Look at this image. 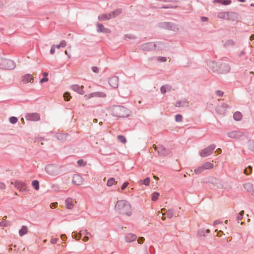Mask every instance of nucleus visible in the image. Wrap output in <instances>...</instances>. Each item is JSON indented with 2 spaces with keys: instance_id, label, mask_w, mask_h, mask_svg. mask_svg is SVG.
I'll use <instances>...</instances> for the list:
<instances>
[{
  "instance_id": "nucleus-1",
  "label": "nucleus",
  "mask_w": 254,
  "mask_h": 254,
  "mask_svg": "<svg viewBox=\"0 0 254 254\" xmlns=\"http://www.w3.org/2000/svg\"><path fill=\"white\" fill-rule=\"evenodd\" d=\"M115 209L116 211L123 215L129 216L132 214L131 206L126 200H118L115 205Z\"/></svg>"
},
{
  "instance_id": "nucleus-2",
  "label": "nucleus",
  "mask_w": 254,
  "mask_h": 254,
  "mask_svg": "<svg viewBox=\"0 0 254 254\" xmlns=\"http://www.w3.org/2000/svg\"><path fill=\"white\" fill-rule=\"evenodd\" d=\"M129 111L123 106H114L111 109L113 116L118 118H126L129 115Z\"/></svg>"
},
{
  "instance_id": "nucleus-3",
  "label": "nucleus",
  "mask_w": 254,
  "mask_h": 254,
  "mask_svg": "<svg viewBox=\"0 0 254 254\" xmlns=\"http://www.w3.org/2000/svg\"><path fill=\"white\" fill-rule=\"evenodd\" d=\"M14 62L11 60L0 58V68L4 70H12L15 67Z\"/></svg>"
},
{
  "instance_id": "nucleus-4",
  "label": "nucleus",
  "mask_w": 254,
  "mask_h": 254,
  "mask_svg": "<svg viewBox=\"0 0 254 254\" xmlns=\"http://www.w3.org/2000/svg\"><path fill=\"white\" fill-rule=\"evenodd\" d=\"M216 148V145L212 144L205 148L202 150L200 153V156L202 157H205L211 155Z\"/></svg>"
},
{
  "instance_id": "nucleus-5",
  "label": "nucleus",
  "mask_w": 254,
  "mask_h": 254,
  "mask_svg": "<svg viewBox=\"0 0 254 254\" xmlns=\"http://www.w3.org/2000/svg\"><path fill=\"white\" fill-rule=\"evenodd\" d=\"M159 26L161 28L171 30L174 31L178 29L176 24L169 22H161L159 24Z\"/></svg>"
},
{
  "instance_id": "nucleus-6",
  "label": "nucleus",
  "mask_w": 254,
  "mask_h": 254,
  "mask_svg": "<svg viewBox=\"0 0 254 254\" xmlns=\"http://www.w3.org/2000/svg\"><path fill=\"white\" fill-rule=\"evenodd\" d=\"M218 73L224 74L229 72L230 67L229 64L224 62H218Z\"/></svg>"
},
{
  "instance_id": "nucleus-7",
  "label": "nucleus",
  "mask_w": 254,
  "mask_h": 254,
  "mask_svg": "<svg viewBox=\"0 0 254 254\" xmlns=\"http://www.w3.org/2000/svg\"><path fill=\"white\" fill-rule=\"evenodd\" d=\"M153 147L154 150L157 151L160 156H166L168 154V150L162 145H153Z\"/></svg>"
},
{
  "instance_id": "nucleus-8",
  "label": "nucleus",
  "mask_w": 254,
  "mask_h": 254,
  "mask_svg": "<svg viewBox=\"0 0 254 254\" xmlns=\"http://www.w3.org/2000/svg\"><path fill=\"white\" fill-rule=\"evenodd\" d=\"M11 185H14V187L20 191H23L26 190V184L23 182L15 181L14 182H11Z\"/></svg>"
},
{
  "instance_id": "nucleus-9",
  "label": "nucleus",
  "mask_w": 254,
  "mask_h": 254,
  "mask_svg": "<svg viewBox=\"0 0 254 254\" xmlns=\"http://www.w3.org/2000/svg\"><path fill=\"white\" fill-rule=\"evenodd\" d=\"M227 135L232 138L239 139L243 136V133L240 130H235L228 132Z\"/></svg>"
},
{
  "instance_id": "nucleus-10",
  "label": "nucleus",
  "mask_w": 254,
  "mask_h": 254,
  "mask_svg": "<svg viewBox=\"0 0 254 254\" xmlns=\"http://www.w3.org/2000/svg\"><path fill=\"white\" fill-rule=\"evenodd\" d=\"M45 171L51 175H55L57 171V167L53 164H49L46 166Z\"/></svg>"
},
{
  "instance_id": "nucleus-11",
  "label": "nucleus",
  "mask_w": 254,
  "mask_h": 254,
  "mask_svg": "<svg viewBox=\"0 0 254 254\" xmlns=\"http://www.w3.org/2000/svg\"><path fill=\"white\" fill-rule=\"evenodd\" d=\"M140 49L143 51H153V42H147L142 44L140 46Z\"/></svg>"
},
{
  "instance_id": "nucleus-12",
  "label": "nucleus",
  "mask_w": 254,
  "mask_h": 254,
  "mask_svg": "<svg viewBox=\"0 0 254 254\" xmlns=\"http://www.w3.org/2000/svg\"><path fill=\"white\" fill-rule=\"evenodd\" d=\"M109 84L112 87L117 88L119 85V78L116 76H112L108 79Z\"/></svg>"
},
{
  "instance_id": "nucleus-13",
  "label": "nucleus",
  "mask_w": 254,
  "mask_h": 254,
  "mask_svg": "<svg viewBox=\"0 0 254 254\" xmlns=\"http://www.w3.org/2000/svg\"><path fill=\"white\" fill-rule=\"evenodd\" d=\"M106 95L105 93L103 92H95L93 93H91L88 95H86L85 97L86 99H89L93 97H105Z\"/></svg>"
},
{
  "instance_id": "nucleus-14",
  "label": "nucleus",
  "mask_w": 254,
  "mask_h": 254,
  "mask_svg": "<svg viewBox=\"0 0 254 254\" xmlns=\"http://www.w3.org/2000/svg\"><path fill=\"white\" fill-rule=\"evenodd\" d=\"M207 64H208L209 68L212 70V72L218 73V62H216L213 61H209L208 62Z\"/></svg>"
},
{
  "instance_id": "nucleus-15",
  "label": "nucleus",
  "mask_w": 254,
  "mask_h": 254,
  "mask_svg": "<svg viewBox=\"0 0 254 254\" xmlns=\"http://www.w3.org/2000/svg\"><path fill=\"white\" fill-rule=\"evenodd\" d=\"M26 118L27 120L32 121H37L40 119V115L36 113L27 114Z\"/></svg>"
},
{
  "instance_id": "nucleus-16",
  "label": "nucleus",
  "mask_w": 254,
  "mask_h": 254,
  "mask_svg": "<svg viewBox=\"0 0 254 254\" xmlns=\"http://www.w3.org/2000/svg\"><path fill=\"white\" fill-rule=\"evenodd\" d=\"M228 108V105L226 104H223L221 105H218L216 108V111L220 115H223L225 113L226 109Z\"/></svg>"
},
{
  "instance_id": "nucleus-17",
  "label": "nucleus",
  "mask_w": 254,
  "mask_h": 254,
  "mask_svg": "<svg viewBox=\"0 0 254 254\" xmlns=\"http://www.w3.org/2000/svg\"><path fill=\"white\" fill-rule=\"evenodd\" d=\"M165 43L163 42L158 41L153 42V51H161L162 50L164 47Z\"/></svg>"
},
{
  "instance_id": "nucleus-18",
  "label": "nucleus",
  "mask_w": 254,
  "mask_h": 254,
  "mask_svg": "<svg viewBox=\"0 0 254 254\" xmlns=\"http://www.w3.org/2000/svg\"><path fill=\"white\" fill-rule=\"evenodd\" d=\"M72 183L75 185H81L83 183V179L79 175L74 174L72 177Z\"/></svg>"
},
{
  "instance_id": "nucleus-19",
  "label": "nucleus",
  "mask_w": 254,
  "mask_h": 254,
  "mask_svg": "<svg viewBox=\"0 0 254 254\" xmlns=\"http://www.w3.org/2000/svg\"><path fill=\"white\" fill-rule=\"evenodd\" d=\"M97 26V31L98 32H103L105 33H110V30L109 29L105 28L104 25L98 23L96 25Z\"/></svg>"
},
{
  "instance_id": "nucleus-20",
  "label": "nucleus",
  "mask_w": 254,
  "mask_h": 254,
  "mask_svg": "<svg viewBox=\"0 0 254 254\" xmlns=\"http://www.w3.org/2000/svg\"><path fill=\"white\" fill-rule=\"evenodd\" d=\"M189 102L186 99L178 100L176 102L175 106L177 107H185L188 106Z\"/></svg>"
},
{
  "instance_id": "nucleus-21",
  "label": "nucleus",
  "mask_w": 254,
  "mask_h": 254,
  "mask_svg": "<svg viewBox=\"0 0 254 254\" xmlns=\"http://www.w3.org/2000/svg\"><path fill=\"white\" fill-rule=\"evenodd\" d=\"M239 15L237 13L235 12H228V20L235 21L238 19Z\"/></svg>"
},
{
  "instance_id": "nucleus-22",
  "label": "nucleus",
  "mask_w": 254,
  "mask_h": 254,
  "mask_svg": "<svg viewBox=\"0 0 254 254\" xmlns=\"http://www.w3.org/2000/svg\"><path fill=\"white\" fill-rule=\"evenodd\" d=\"M71 88L74 91L77 92L78 93L80 94H84L83 87L80 86L78 85H73L71 86Z\"/></svg>"
},
{
  "instance_id": "nucleus-23",
  "label": "nucleus",
  "mask_w": 254,
  "mask_h": 254,
  "mask_svg": "<svg viewBox=\"0 0 254 254\" xmlns=\"http://www.w3.org/2000/svg\"><path fill=\"white\" fill-rule=\"evenodd\" d=\"M126 241L127 243H130L135 241L137 239V236L133 234H127L125 237Z\"/></svg>"
},
{
  "instance_id": "nucleus-24",
  "label": "nucleus",
  "mask_w": 254,
  "mask_h": 254,
  "mask_svg": "<svg viewBox=\"0 0 254 254\" xmlns=\"http://www.w3.org/2000/svg\"><path fill=\"white\" fill-rule=\"evenodd\" d=\"M33 80V77L31 74H26L22 77V82L24 83H27Z\"/></svg>"
},
{
  "instance_id": "nucleus-25",
  "label": "nucleus",
  "mask_w": 254,
  "mask_h": 254,
  "mask_svg": "<svg viewBox=\"0 0 254 254\" xmlns=\"http://www.w3.org/2000/svg\"><path fill=\"white\" fill-rule=\"evenodd\" d=\"M65 206L67 209H71L73 207V199L71 198H67L65 201Z\"/></svg>"
},
{
  "instance_id": "nucleus-26",
  "label": "nucleus",
  "mask_w": 254,
  "mask_h": 254,
  "mask_svg": "<svg viewBox=\"0 0 254 254\" xmlns=\"http://www.w3.org/2000/svg\"><path fill=\"white\" fill-rule=\"evenodd\" d=\"M172 90V86L169 84L164 85L161 86L160 91L162 94H164L167 92H169Z\"/></svg>"
},
{
  "instance_id": "nucleus-27",
  "label": "nucleus",
  "mask_w": 254,
  "mask_h": 254,
  "mask_svg": "<svg viewBox=\"0 0 254 254\" xmlns=\"http://www.w3.org/2000/svg\"><path fill=\"white\" fill-rule=\"evenodd\" d=\"M98 19L100 21H104L111 19L110 13L109 14H102L99 15L98 17Z\"/></svg>"
},
{
  "instance_id": "nucleus-28",
  "label": "nucleus",
  "mask_w": 254,
  "mask_h": 254,
  "mask_svg": "<svg viewBox=\"0 0 254 254\" xmlns=\"http://www.w3.org/2000/svg\"><path fill=\"white\" fill-rule=\"evenodd\" d=\"M122 12V10L120 8L116 9L115 10L110 13V16L112 18H115V17L119 15Z\"/></svg>"
},
{
  "instance_id": "nucleus-29",
  "label": "nucleus",
  "mask_w": 254,
  "mask_h": 254,
  "mask_svg": "<svg viewBox=\"0 0 254 254\" xmlns=\"http://www.w3.org/2000/svg\"><path fill=\"white\" fill-rule=\"evenodd\" d=\"M244 188L248 191L251 192L252 191L254 192L253 185L251 183L248 182L245 183L244 185Z\"/></svg>"
},
{
  "instance_id": "nucleus-30",
  "label": "nucleus",
  "mask_w": 254,
  "mask_h": 254,
  "mask_svg": "<svg viewBox=\"0 0 254 254\" xmlns=\"http://www.w3.org/2000/svg\"><path fill=\"white\" fill-rule=\"evenodd\" d=\"M231 0H214V3H219L223 5H229L231 3Z\"/></svg>"
},
{
  "instance_id": "nucleus-31",
  "label": "nucleus",
  "mask_w": 254,
  "mask_h": 254,
  "mask_svg": "<svg viewBox=\"0 0 254 254\" xmlns=\"http://www.w3.org/2000/svg\"><path fill=\"white\" fill-rule=\"evenodd\" d=\"M28 232V228L26 226H22V228L19 231V235L22 237L26 234Z\"/></svg>"
},
{
  "instance_id": "nucleus-32",
  "label": "nucleus",
  "mask_w": 254,
  "mask_h": 254,
  "mask_svg": "<svg viewBox=\"0 0 254 254\" xmlns=\"http://www.w3.org/2000/svg\"><path fill=\"white\" fill-rule=\"evenodd\" d=\"M217 16L219 18L224 19H227V20L228 11L219 12L217 14Z\"/></svg>"
},
{
  "instance_id": "nucleus-33",
  "label": "nucleus",
  "mask_w": 254,
  "mask_h": 254,
  "mask_svg": "<svg viewBox=\"0 0 254 254\" xmlns=\"http://www.w3.org/2000/svg\"><path fill=\"white\" fill-rule=\"evenodd\" d=\"M201 165L205 170L211 169L213 168V164L209 162H205Z\"/></svg>"
},
{
  "instance_id": "nucleus-34",
  "label": "nucleus",
  "mask_w": 254,
  "mask_h": 254,
  "mask_svg": "<svg viewBox=\"0 0 254 254\" xmlns=\"http://www.w3.org/2000/svg\"><path fill=\"white\" fill-rule=\"evenodd\" d=\"M242 114L240 112H236L233 115V118L235 120L239 121L242 118Z\"/></svg>"
},
{
  "instance_id": "nucleus-35",
  "label": "nucleus",
  "mask_w": 254,
  "mask_h": 254,
  "mask_svg": "<svg viewBox=\"0 0 254 254\" xmlns=\"http://www.w3.org/2000/svg\"><path fill=\"white\" fill-rule=\"evenodd\" d=\"M155 59H156L157 60V61H159V62H165L167 61L166 58L163 57H152L149 58L148 59V60L149 61H151Z\"/></svg>"
},
{
  "instance_id": "nucleus-36",
  "label": "nucleus",
  "mask_w": 254,
  "mask_h": 254,
  "mask_svg": "<svg viewBox=\"0 0 254 254\" xmlns=\"http://www.w3.org/2000/svg\"><path fill=\"white\" fill-rule=\"evenodd\" d=\"M66 134L62 133H58L56 134V138L62 141L65 140L66 138Z\"/></svg>"
},
{
  "instance_id": "nucleus-37",
  "label": "nucleus",
  "mask_w": 254,
  "mask_h": 254,
  "mask_svg": "<svg viewBox=\"0 0 254 254\" xmlns=\"http://www.w3.org/2000/svg\"><path fill=\"white\" fill-rule=\"evenodd\" d=\"M175 211L173 209H169L165 213V215H167V217L169 219L172 218L174 214Z\"/></svg>"
},
{
  "instance_id": "nucleus-38",
  "label": "nucleus",
  "mask_w": 254,
  "mask_h": 254,
  "mask_svg": "<svg viewBox=\"0 0 254 254\" xmlns=\"http://www.w3.org/2000/svg\"><path fill=\"white\" fill-rule=\"evenodd\" d=\"M117 182L115 181V179L114 178H110L108 179L107 185L109 187H111L113 185V184H117Z\"/></svg>"
},
{
  "instance_id": "nucleus-39",
  "label": "nucleus",
  "mask_w": 254,
  "mask_h": 254,
  "mask_svg": "<svg viewBox=\"0 0 254 254\" xmlns=\"http://www.w3.org/2000/svg\"><path fill=\"white\" fill-rule=\"evenodd\" d=\"M6 218H7L6 216H4L3 217V221L0 222V227H7L8 226H9L10 225L9 222L7 221H5L4 218L6 219Z\"/></svg>"
},
{
  "instance_id": "nucleus-40",
  "label": "nucleus",
  "mask_w": 254,
  "mask_h": 254,
  "mask_svg": "<svg viewBox=\"0 0 254 254\" xmlns=\"http://www.w3.org/2000/svg\"><path fill=\"white\" fill-rule=\"evenodd\" d=\"M150 178L149 177H147L143 180H140L139 181V183L140 184H144L145 186H148L150 184Z\"/></svg>"
},
{
  "instance_id": "nucleus-41",
  "label": "nucleus",
  "mask_w": 254,
  "mask_h": 254,
  "mask_svg": "<svg viewBox=\"0 0 254 254\" xmlns=\"http://www.w3.org/2000/svg\"><path fill=\"white\" fill-rule=\"evenodd\" d=\"M204 170V168H203L202 165H201L195 169L194 171V172L196 174H199L202 173Z\"/></svg>"
},
{
  "instance_id": "nucleus-42",
  "label": "nucleus",
  "mask_w": 254,
  "mask_h": 254,
  "mask_svg": "<svg viewBox=\"0 0 254 254\" xmlns=\"http://www.w3.org/2000/svg\"><path fill=\"white\" fill-rule=\"evenodd\" d=\"M204 170V168H203L202 165H201L195 169L194 171V172L196 174H199L202 173Z\"/></svg>"
},
{
  "instance_id": "nucleus-43",
  "label": "nucleus",
  "mask_w": 254,
  "mask_h": 254,
  "mask_svg": "<svg viewBox=\"0 0 254 254\" xmlns=\"http://www.w3.org/2000/svg\"><path fill=\"white\" fill-rule=\"evenodd\" d=\"M32 186L36 190L39 189V183L37 180H34L32 182Z\"/></svg>"
},
{
  "instance_id": "nucleus-44",
  "label": "nucleus",
  "mask_w": 254,
  "mask_h": 254,
  "mask_svg": "<svg viewBox=\"0 0 254 254\" xmlns=\"http://www.w3.org/2000/svg\"><path fill=\"white\" fill-rule=\"evenodd\" d=\"M253 168L251 166H249L247 168H246L244 171V173L245 174L248 175H250L252 172Z\"/></svg>"
},
{
  "instance_id": "nucleus-45",
  "label": "nucleus",
  "mask_w": 254,
  "mask_h": 254,
  "mask_svg": "<svg viewBox=\"0 0 254 254\" xmlns=\"http://www.w3.org/2000/svg\"><path fill=\"white\" fill-rule=\"evenodd\" d=\"M82 236V234L81 233H77L76 232H73L72 233V237L76 239V240H79Z\"/></svg>"
},
{
  "instance_id": "nucleus-46",
  "label": "nucleus",
  "mask_w": 254,
  "mask_h": 254,
  "mask_svg": "<svg viewBox=\"0 0 254 254\" xmlns=\"http://www.w3.org/2000/svg\"><path fill=\"white\" fill-rule=\"evenodd\" d=\"M244 214V211L242 210L240 212V213L237 215L236 220H237L238 222H239V221L242 220Z\"/></svg>"
},
{
  "instance_id": "nucleus-47",
  "label": "nucleus",
  "mask_w": 254,
  "mask_h": 254,
  "mask_svg": "<svg viewBox=\"0 0 254 254\" xmlns=\"http://www.w3.org/2000/svg\"><path fill=\"white\" fill-rule=\"evenodd\" d=\"M159 196V193L158 192H154L152 194L151 199L153 201H156L158 199Z\"/></svg>"
},
{
  "instance_id": "nucleus-48",
  "label": "nucleus",
  "mask_w": 254,
  "mask_h": 254,
  "mask_svg": "<svg viewBox=\"0 0 254 254\" xmlns=\"http://www.w3.org/2000/svg\"><path fill=\"white\" fill-rule=\"evenodd\" d=\"M63 96H64V100H65L66 101H69L71 97V96H70V93L69 92H65Z\"/></svg>"
},
{
  "instance_id": "nucleus-49",
  "label": "nucleus",
  "mask_w": 254,
  "mask_h": 254,
  "mask_svg": "<svg viewBox=\"0 0 254 254\" xmlns=\"http://www.w3.org/2000/svg\"><path fill=\"white\" fill-rule=\"evenodd\" d=\"M117 137H118V140L120 142H122L123 143H125L127 142V139H126V137L122 135H119Z\"/></svg>"
},
{
  "instance_id": "nucleus-50",
  "label": "nucleus",
  "mask_w": 254,
  "mask_h": 254,
  "mask_svg": "<svg viewBox=\"0 0 254 254\" xmlns=\"http://www.w3.org/2000/svg\"><path fill=\"white\" fill-rule=\"evenodd\" d=\"M77 165L78 167H83L84 166L86 163L82 159L78 160L77 162Z\"/></svg>"
},
{
  "instance_id": "nucleus-51",
  "label": "nucleus",
  "mask_w": 254,
  "mask_h": 254,
  "mask_svg": "<svg viewBox=\"0 0 254 254\" xmlns=\"http://www.w3.org/2000/svg\"><path fill=\"white\" fill-rule=\"evenodd\" d=\"M249 149L251 151L254 152V141L253 140L249 142Z\"/></svg>"
},
{
  "instance_id": "nucleus-52",
  "label": "nucleus",
  "mask_w": 254,
  "mask_h": 254,
  "mask_svg": "<svg viewBox=\"0 0 254 254\" xmlns=\"http://www.w3.org/2000/svg\"><path fill=\"white\" fill-rule=\"evenodd\" d=\"M183 120V117L180 114H177L175 116V121L177 122H182Z\"/></svg>"
},
{
  "instance_id": "nucleus-53",
  "label": "nucleus",
  "mask_w": 254,
  "mask_h": 254,
  "mask_svg": "<svg viewBox=\"0 0 254 254\" xmlns=\"http://www.w3.org/2000/svg\"><path fill=\"white\" fill-rule=\"evenodd\" d=\"M9 122H10V123H11L12 124H14L17 122L18 119L16 117H11L9 118Z\"/></svg>"
},
{
  "instance_id": "nucleus-54",
  "label": "nucleus",
  "mask_w": 254,
  "mask_h": 254,
  "mask_svg": "<svg viewBox=\"0 0 254 254\" xmlns=\"http://www.w3.org/2000/svg\"><path fill=\"white\" fill-rule=\"evenodd\" d=\"M177 7V6H173L172 5H171V4H168L166 6H162L160 8H165V9H167V8H175Z\"/></svg>"
},
{
  "instance_id": "nucleus-55",
  "label": "nucleus",
  "mask_w": 254,
  "mask_h": 254,
  "mask_svg": "<svg viewBox=\"0 0 254 254\" xmlns=\"http://www.w3.org/2000/svg\"><path fill=\"white\" fill-rule=\"evenodd\" d=\"M129 183L127 182H125L123 185L122 186L121 189L122 190H124L126 189V188L128 186Z\"/></svg>"
},
{
  "instance_id": "nucleus-56",
  "label": "nucleus",
  "mask_w": 254,
  "mask_h": 254,
  "mask_svg": "<svg viewBox=\"0 0 254 254\" xmlns=\"http://www.w3.org/2000/svg\"><path fill=\"white\" fill-rule=\"evenodd\" d=\"M92 70L93 71V72L97 73H99V68L96 66H93L92 67Z\"/></svg>"
},
{
  "instance_id": "nucleus-57",
  "label": "nucleus",
  "mask_w": 254,
  "mask_h": 254,
  "mask_svg": "<svg viewBox=\"0 0 254 254\" xmlns=\"http://www.w3.org/2000/svg\"><path fill=\"white\" fill-rule=\"evenodd\" d=\"M215 94L219 97H222L224 94V92L220 90H216L215 91Z\"/></svg>"
},
{
  "instance_id": "nucleus-58",
  "label": "nucleus",
  "mask_w": 254,
  "mask_h": 254,
  "mask_svg": "<svg viewBox=\"0 0 254 254\" xmlns=\"http://www.w3.org/2000/svg\"><path fill=\"white\" fill-rule=\"evenodd\" d=\"M145 239L144 237H139L137 239V242L138 244H141L144 242Z\"/></svg>"
},
{
  "instance_id": "nucleus-59",
  "label": "nucleus",
  "mask_w": 254,
  "mask_h": 254,
  "mask_svg": "<svg viewBox=\"0 0 254 254\" xmlns=\"http://www.w3.org/2000/svg\"><path fill=\"white\" fill-rule=\"evenodd\" d=\"M66 45V43L64 40L62 41L60 43V46H61V47H65Z\"/></svg>"
},
{
  "instance_id": "nucleus-60",
  "label": "nucleus",
  "mask_w": 254,
  "mask_h": 254,
  "mask_svg": "<svg viewBox=\"0 0 254 254\" xmlns=\"http://www.w3.org/2000/svg\"><path fill=\"white\" fill-rule=\"evenodd\" d=\"M58 206V203L57 202H53L52 203H51L50 204V207L51 208H55L56 207H57Z\"/></svg>"
},
{
  "instance_id": "nucleus-61",
  "label": "nucleus",
  "mask_w": 254,
  "mask_h": 254,
  "mask_svg": "<svg viewBox=\"0 0 254 254\" xmlns=\"http://www.w3.org/2000/svg\"><path fill=\"white\" fill-rule=\"evenodd\" d=\"M58 240V239L56 238L52 237L51 239V243L53 244H55L57 243Z\"/></svg>"
},
{
  "instance_id": "nucleus-62",
  "label": "nucleus",
  "mask_w": 254,
  "mask_h": 254,
  "mask_svg": "<svg viewBox=\"0 0 254 254\" xmlns=\"http://www.w3.org/2000/svg\"><path fill=\"white\" fill-rule=\"evenodd\" d=\"M49 80V79L47 77H43L40 79V83H43L44 82H47Z\"/></svg>"
},
{
  "instance_id": "nucleus-63",
  "label": "nucleus",
  "mask_w": 254,
  "mask_h": 254,
  "mask_svg": "<svg viewBox=\"0 0 254 254\" xmlns=\"http://www.w3.org/2000/svg\"><path fill=\"white\" fill-rule=\"evenodd\" d=\"M55 52V47L54 46H52L50 50V54L53 55Z\"/></svg>"
},
{
  "instance_id": "nucleus-64",
  "label": "nucleus",
  "mask_w": 254,
  "mask_h": 254,
  "mask_svg": "<svg viewBox=\"0 0 254 254\" xmlns=\"http://www.w3.org/2000/svg\"><path fill=\"white\" fill-rule=\"evenodd\" d=\"M61 238L63 241H65L67 239V237L65 234H62L61 236Z\"/></svg>"
}]
</instances>
